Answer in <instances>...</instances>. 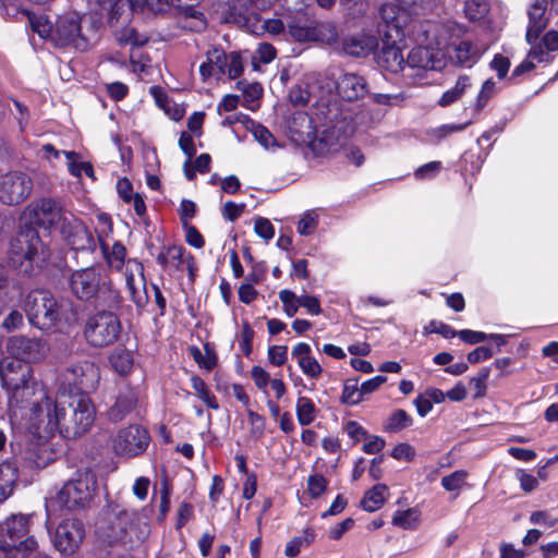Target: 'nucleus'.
<instances>
[{
	"mask_svg": "<svg viewBox=\"0 0 558 558\" xmlns=\"http://www.w3.org/2000/svg\"><path fill=\"white\" fill-rule=\"evenodd\" d=\"M12 428L27 437L49 441L59 434L62 397L51 396L33 376L31 366L5 360L0 366Z\"/></svg>",
	"mask_w": 558,
	"mask_h": 558,
	"instance_id": "f257e3e1",
	"label": "nucleus"
},
{
	"mask_svg": "<svg viewBox=\"0 0 558 558\" xmlns=\"http://www.w3.org/2000/svg\"><path fill=\"white\" fill-rule=\"evenodd\" d=\"M97 240L107 266L121 270L125 265L124 277L130 296L138 308H143L148 301L143 264L134 258L125 260L126 248L121 242L110 244L112 222L107 214L97 215Z\"/></svg>",
	"mask_w": 558,
	"mask_h": 558,
	"instance_id": "f03ea898",
	"label": "nucleus"
},
{
	"mask_svg": "<svg viewBox=\"0 0 558 558\" xmlns=\"http://www.w3.org/2000/svg\"><path fill=\"white\" fill-rule=\"evenodd\" d=\"M97 488V478L93 471H76L47 504V508L58 506L66 510H81L89 507Z\"/></svg>",
	"mask_w": 558,
	"mask_h": 558,
	"instance_id": "7ed1b4c3",
	"label": "nucleus"
},
{
	"mask_svg": "<svg viewBox=\"0 0 558 558\" xmlns=\"http://www.w3.org/2000/svg\"><path fill=\"white\" fill-rule=\"evenodd\" d=\"M29 517L12 514L0 522V551L5 558H26L38 547L29 532Z\"/></svg>",
	"mask_w": 558,
	"mask_h": 558,
	"instance_id": "20e7f679",
	"label": "nucleus"
},
{
	"mask_svg": "<svg viewBox=\"0 0 558 558\" xmlns=\"http://www.w3.org/2000/svg\"><path fill=\"white\" fill-rule=\"evenodd\" d=\"M150 533L149 518L145 509L141 511L118 508L110 523L107 538L109 543L134 546L147 539Z\"/></svg>",
	"mask_w": 558,
	"mask_h": 558,
	"instance_id": "39448f33",
	"label": "nucleus"
},
{
	"mask_svg": "<svg viewBox=\"0 0 558 558\" xmlns=\"http://www.w3.org/2000/svg\"><path fill=\"white\" fill-rule=\"evenodd\" d=\"M380 15L388 31L385 34L386 39L383 40V47L377 56V63L385 70L398 73L404 69L407 60L403 57L402 47L399 44L403 33L399 17L396 16V5L389 3L384 4L380 8Z\"/></svg>",
	"mask_w": 558,
	"mask_h": 558,
	"instance_id": "423d86ee",
	"label": "nucleus"
},
{
	"mask_svg": "<svg viewBox=\"0 0 558 558\" xmlns=\"http://www.w3.org/2000/svg\"><path fill=\"white\" fill-rule=\"evenodd\" d=\"M122 333V323L111 311H98L89 315L83 328L86 342L93 348H106L114 344Z\"/></svg>",
	"mask_w": 558,
	"mask_h": 558,
	"instance_id": "0eeeda50",
	"label": "nucleus"
},
{
	"mask_svg": "<svg viewBox=\"0 0 558 558\" xmlns=\"http://www.w3.org/2000/svg\"><path fill=\"white\" fill-rule=\"evenodd\" d=\"M24 311L32 325L50 329L61 319L63 305L47 290L31 291L24 303Z\"/></svg>",
	"mask_w": 558,
	"mask_h": 558,
	"instance_id": "6e6552de",
	"label": "nucleus"
},
{
	"mask_svg": "<svg viewBox=\"0 0 558 558\" xmlns=\"http://www.w3.org/2000/svg\"><path fill=\"white\" fill-rule=\"evenodd\" d=\"M11 259L14 264H23V259L29 263L24 271L32 268L35 263L43 266L50 258V250L43 243L38 233L34 229H27L19 233L11 241Z\"/></svg>",
	"mask_w": 558,
	"mask_h": 558,
	"instance_id": "1a4fd4ad",
	"label": "nucleus"
},
{
	"mask_svg": "<svg viewBox=\"0 0 558 558\" xmlns=\"http://www.w3.org/2000/svg\"><path fill=\"white\" fill-rule=\"evenodd\" d=\"M243 72V60L239 52L226 53L221 48L214 47L206 52V61L199 65L203 81L210 77L219 78L227 75L233 80Z\"/></svg>",
	"mask_w": 558,
	"mask_h": 558,
	"instance_id": "9d476101",
	"label": "nucleus"
},
{
	"mask_svg": "<svg viewBox=\"0 0 558 558\" xmlns=\"http://www.w3.org/2000/svg\"><path fill=\"white\" fill-rule=\"evenodd\" d=\"M70 288L74 295L83 301H88L105 290H108L113 296L117 291L111 289V282L101 279L100 269L96 267H86L72 272Z\"/></svg>",
	"mask_w": 558,
	"mask_h": 558,
	"instance_id": "9b49d317",
	"label": "nucleus"
},
{
	"mask_svg": "<svg viewBox=\"0 0 558 558\" xmlns=\"http://www.w3.org/2000/svg\"><path fill=\"white\" fill-rule=\"evenodd\" d=\"M149 441L148 432L144 427L133 424L117 433L112 439V448L119 456L136 457L146 450Z\"/></svg>",
	"mask_w": 558,
	"mask_h": 558,
	"instance_id": "f8f14e48",
	"label": "nucleus"
},
{
	"mask_svg": "<svg viewBox=\"0 0 558 558\" xmlns=\"http://www.w3.org/2000/svg\"><path fill=\"white\" fill-rule=\"evenodd\" d=\"M33 182L22 171H10L0 175V202L14 206L23 203L32 193Z\"/></svg>",
	"mask_w": 558,
	"mask_h": 558,
	"instance_id": "ddd939ff",
	"label": "nucleus"
},
{
	"mask_svg": "<svg viewBox=\"0 0 558 558\" xmlns=\"http://www.w3.org/2000/svg\"><path fill=\"white\" fill-rule=\"evenodd\" d=\"M52 38L60 45H73L80 50L87 49L89 38L82 32L81 15L76 12H69L58 17Z\"/></svg>",
	"mask_w": 558,
	"mask_h": 558,
	"instance_id": "4468645a",
	"label": "nucleus"
},
{
	"mask_svg": "<svg viewBox=\"0 0 558 558\" xmlns=\"http://www.w3.org/2000/svg\"><path fill=\"white\" fill-rule=\"evenodd\" d=\"M32 221L45 229L56 228L59 231L65 225V216L73 215L52 198H40L28 206Z\"/></svg>",
	"mask_w": 558,
	"mask_h": 558,
	"instance_id": "2eb2a0df",
	"label": "nucleus"
},
{
	"mask_svg": "<svg viewBox=\"0 0 558 558\" xmlns=\"http://www.w3.org/2000/svg\"><path fill=\"white\" fill-rule=\"evenodd\" d=\"M7 349L12 356L4 357L0 365L5 360H14L31 366L28 363L40 361L48 353V345L44 340L38 338H27L24 336L10 338Z\"/></svg>",
	"mask_w": 558,
	"mask_h": 558,
	"instance_id": "dca6fc26",
	"label": "nucleus"
},
{
	"mask_svg": "<svg viewBox=\"0 0 558 558\" xmlns=\"http://www.w3.org/2000/svg\"><path fill=\"white\" fill-rule=\"evenodd\" d=\"M74 421L65 425V438H76L85 434L95 421V408L86 393L73 396Z\"/></svg>",
	"mask_w": 558,
	"mask_h": 558,
	"instance_id": "f3484780",
	"label": "nucleus"
},
{
	"mask_svg": "<svg viewBox=\"0 0 558 558\" xmlns=\"http://www.w3.org/2000/svg\"><path fill=\"white\" fill-rule=\"evenodd\" d=\"M85 536L83 523L77 519H66L59 523L53 536L57 550L64 555L74 554Z\"/></svg>",
	"mask_w": 558,
	"mask_h": 558,
	"instance_id": "a211bd4d",
	"label": "nucleus"
},
{
	"mask_svg": "<svg viewBox=\"0 0 558 558\" xmlns=\"http://www.w3.org/2000/svg\"><path fill=\"white\" fill-rule=\"evenodd\" d=\"M65 379L82 393L95 390L99 378V368L90 361L71 364L65 371Z\"/></svg>",
	"mask_w": 558,
	"mask_h": 558,
	"instance_id": "6ab92c4d",
	"label": "nucleus"
},
{
	"mask_svg": "<svg viewBox=\"0 0 558 558\" xmlns=\"http://www.w3.org/2000/svg\"><path fill=\"white\" fill-rule=\"evenodd\" d=\"M65 225L60 233L66 243L75 251H95L96 241L90 231L74 215L65 216Z\"/></svg>",
	"mask_w": 558,
	"mask_h": 558,
	"instance_id": "aec40b11",
	"label": "nucleus"
},
{
	"mask_svg": "<svg viewBox=\"0 0 558 558\" xmlns=\"http://www.w3.org/2000/svg\"><path fill=\"white\" fill-rule=\"evenodd\" d=\"M448 60L462 68H472L482 57V49L469 40L453 41L446 48Z\"/></svg>",
	"mask_w": 558,
	"mask_h": 558,
	"instance_id": "412c9836",
	"label": "nucleus"
},
{
	"mask_svg": "<svg viewBox=\"0 0 558 558\" xmlns=\"http://www.w3.org/2000/svg\"><path fill=\"white\" fill-rule=\"evenodd\" d=\"M31 442L25 449L22 460L25 466L31 469H43L54 460V452L49 441H40L29 437Z\"/></svg>",
	"mask_w": 558,
	"mask_h": 558,
	"instance_id": "4be33fe9",
	"label": "nucleus"
},
{
	"mask_svg": "<svg viewBox=\"0 0 558 558\" xmlns=\"http://www.w3.org/2000/svg\"><path fill=\"white\" fill-rule=\"evenodd\" d=\"M377 46V38L366 33L349 35L341 40V51L355 58L369 56L375 51Z\"/></svg>",
	"mask_w": 558,
	"mask_h": 558,
	"instance_id": "5701e85b",
	"label": "nucleus"
},
{
	"mask_svg": "<svg viewBox=\"0 0 558 558\" xmlns=\"http://www.w3.org/2000/svg\"><path fill=\"white\" fill-rule=\"evenodd\" d=\"M144 0H114L106 16L112 27L129 23L135 13H143Z\"/></svg>",
	"mask_w": 558,
	"mask_h": 558,
	"instance_id": "b1692460",
	"label": "nucleus"
},
{
	"mask_svg": "<svg viewBox=\"0 0 558 558\" xmlns=\"http://www.w3.org/2000/svg\"><path fill=\"white\" fill-rule=\"evenodd\" d=\"M157 263L169 272L179 270L183 265L192 272L194 258L191 254H185L182 246L172 245L158 254Z\"/></svg>",
	"mask_w": 558,
	"mask_h": 558,
	"instance_id": "393cba45",
	"label": "nucleus"
},
{
	"mask_svg": "<svg viewBox=\"0 0 558 558\" xmlns=\"http://www.w3.org/2000/svg\"><path fill=\"white\" fill-rule=\"evenodd\" d=\"M337 93L345 100L352 101L367 93V84L363 76L356 73H343L337 80Z\"/></svg>",
	"mask_w": 558,
	"mask_h": 558,
	"instance_id": "a878e982",
	"label": "nucleus"
},
{
	"mask_svg": "<svg viewBox=\"0 0 558 558\" xmlns=\"http://www.w3.org/2000/svg\"><path fill=\"white\" fill-rule=\"evenodd\" d=\"M137 400V392L133 388L126 387L122 389L116 403L108 412L109 418L114 422L122 421L135 409Z\"/></svg>",
	"mask_w": 558,
	"mask_h": 558,
	"instance_id": "bb28decb",
	"label": "nucleus"
},
{
	"mask_svg": "<svg viewBox=\"0 0 558 558\" xmlns=\"http://www.w3.org/2000/svg\"><path fill=\"white\" fill-rule=\"evenodd\" d=\"M551 0H536L529 11L530 23L526 32V40L532 44L546 25L544 14Z\"/></svg>",
	"mask_w": 558,
	"mask_h": 558,
	"instance_id": "cd10ccee",
	"label": "nucleus"
},
{
	"mask_svg": "<svg viewBox=\"0 0 558 558\" xmlns=\"http://www.w3.org/2000/svg\"><path fill=\"white\" fill-rule=\"evenodd\" d=\"M17 482V468L11 462L0 464V501L9 498Z\"/></svg>",
	"mask_w": 558,
	"mask_h": 558,
	"instance_id": "c85d7f7f",
	"label": "nucleus"
},
{
	"mask_svg": "<svg viewBox=\"0 0 558 558\" xmlns=\"http://www.w3.org/2000/svg\"><path fill=\"white\" fill-rule=\"evenodd\" d=\"M109 362L118 374L125 376L134 366L133 351L121 347L116 348L109 356Z\"/></svg>",
	"mask_w": 558,
	"mask_h": 558,
	"instance_id": "c756f323",
	"label": "nucleus"
},
{
	"mask_svg": "<svg viewBox=\"0 0 558 558\" xmlns=\"http://www.w3.org/2000/svg\"><path fill=\"white\" fill-rule=\"evenodd\" d=\"M471 76L466 74L460 75L456 82V85L441 95L438 100V105L441 107H447L454 104L462 98V96L471 88Z\"/></svg>",
	"mask_w": 558,
	"mask_h": 558,
	"instance_id": "7c9ffc66",
	"label": "nucleus"
},
{
	"mask_svg": "<svg viewBox=\"0 0 558 558\" xmlns=\"http://www.w3.org/2000/svg\"><path fill=\"white\" fill-rule=\"evenodd\" d=\"M388 487L377 484L368 489L361 500V507L368 512H374L383 507L387 499Z\"/></svg>",
	"mask_w": 558,
	"mask_h": 558,
	"instance_id": "2f4dec72",
	"label": "nucleus"
},
{
	"mask_svg": "<svg viewBox=\"0 0 558 558\" xmlns=\"http://www.w3.org/2000/svg\"><path fill=\"white\" fill-rule=\"evenodd\" d=\"M549 52L550 51H547L542 44L533 46L529 51L526 59L513 70L512 76H519L524 72L531 71L534 69L536 62H547Z\"/></svg>",
	"mask_w": 558,
	"mask_h": 558,
	"instance_id": "473e14b6",
	"label": "nucleus"
},
{
	"mask_svg": "<svg viewBox=\"0 0 558 558\" xmlns=\"http://www.w3.org/2000/svg\"><path fill=\"white\" fill-rule=\"evenodd\" d=\"M253 0H228L226 21L242 24L247 21Z\"/></svg>",
	"mask_w": 558,
	"mask_h": 558,
	"instance_id": "72a5a7b5",
	"label": "nucleus"
},
{
	"mask_svg": "<svg viewBox=\"0 0 558 558\" xmlns=\"http://www.w3.org/2000/svg\"><path fill=\"white\" fill-rule=\"evenodd\" d=\"M288 34L299 43H312L314 34V23L307 24L302 20H291L287 22Z\"/></svg>",
	"mask_w": 558,
	"mask_h": 558,
	"instance_id": "f704fd0d",
	"label": "nucleus"
},
{
	"mask_svg": "<svg viewBox=\"0 0 558 558\" xmlns=\"http://www.w3.org/2000/svg\"><path fill=\"white\" fill-rule=\"evenodd\" d=\"M236 88L243 93V106L250 110H255L258 107V99L263 94L262 85L258 83L239 81Z\"/></svg>",
	"mask_w": 558,
	"mask_h": 558,
	"instance_id": "c9c22d12",
	"label": "nucleus"
},
{
	"mask_svg": "<svg viewBox=\"0 0 558 558\" xmlns=\"http://www.w3.org/2000/svg\"><path fill=\"white\" fill-rule=\"evenodd\" d=\"M295 412L298 422L302 426L313 423L317 416V409L312 399L300 396L296 400Z\"/></svg>",
	"mask_w": 558,
	"mask_h": 558,
	"instance_id": "e433bc0d",
	"label": "nucleus"
},
{
	"mask_svg": "<svg viewBox=\"0 0 558 558\" xmlns=\"http://www.w3.org/2000/svg\"><path fill=\"white\" fill-rule=\"evenodd\" d=\"M190 353L194 361L198 364L199 367L205 368L207 371H211L218 362L217 354L215 352L214 347L206 342L204 344V353L197 347H191Z\"/></svg>",
	"mask_w": 558,
	"mask_h": 558,
	"instance_id": "4c0bfd02",
	"label": "nucleus"
},
{
	"mask_svg": "<svg viewBox=\"0 0 558 558\" xmlns=\"http://www.w3.org/2000/svg\"><path fill=\"white\" fill-rule=\"evenodd\" d=\"M68 159V170L75 178H82L85 173L87 177L94 179V169L90 162L83 161L75 151H62Z\"/></svg>",
	"mask_w": 558,
	"mask_h": 558,
	"instance_id": "58836bf2",
	"label": "nucleus"
},
{
	"mask_svg": "<svg viewBox=\"0 0 558 558\" xmlns=\"http://www.w3.org/2000/svg\"><path fill=\"white\" fill-rule=\"evenodd\" d=\"M313 37V41L323 43L327 45L335 44L338 38V32L335 23L315 22Z\"/></svg>",
	"mask_w": 558,
	"mask_h": 558,
	"instance_id": "ea45409f",
	"label": "nucleus"
},
{
	"mask_svg": "<svg viewBox=\"0 0 558 558\" xmlns=\"http://www.w3.org/2000/svg\"><path fill=\"white\" fill-rule=\"evenodd\" d=\"M418 523L420 512L414 508L397 510L392 517V524L404 530H414Z\"/></svg>",
	"mask_w": 558,
	"mask_h": 558,
	"instance_id": "a19ab883",
	"label": "nucleus"
},
{
	"mask_svg": "<svg viewBox=\"0 0 558 558\" xmlns=\"http://www.w3.org/2000/svg\"><path fill=\"white\" fill-rule=\"evenodd\" d=\"M413 423L412 417L401 409L393 411L384 424V429L390 433L400 432Z\"/></svg>",
	"mask_w": 558,
	"mask_h": 558,
	"instance_id": "79ce46f5",
	"label": "nucleus"
},
{
	"mask_svg": "<svg viewBox=\"0 0 558 558\" xmlns=\"http://www.w3.org/2000/svg\"><path fill=\"white\" fill-rule=\"evenodd\" d=\"M191 381H192V387L195 390L197 397L209 409L218 410L219 409L218 401H217L216 397L210 392V390L208 389V387L205 384V381L202 378L197 377V376L192 377Z\"/></svg>",
	"mask_w": 558,
	"mask_h": 558,
	"instance_id": "37998d69",
	"label": "nucleus"
},
{
	"mask_svg": "<svg viewBox=\"0 0 558 558\" xmlns=\"http://www.w3.org/2000/svg\"><path fill=\"white\" fill-rule=\"evenodd\" d=\"M428 58H430V48L417 47L409 52L407 64H409L412 68H421L424 70H428Z\"/></svg>",
	"mask_w": 558,
	"mask_h": 558,
	"instance_id": "c03bdc74",
	"label": "nucleus"
},
{
	"mask_svg": "<svg viewBox=\"0 0 558 558\" xmlns=\"http://www.w3.org/2000/svg\"><path fill=\"white\" fill-rule=\"evenodd\" d=\"M363 400L361 388L357 386V380L349 379L344 383L341 401L344 404L354 405Z\"/></svg>",
	"mask_w": 558,
	"mask_h": 558,
	"instance_id": "a18cd8bd",
	"label": "nucleus"
},
{
	"mask_svg": "<svg viewBox=\"0 0 558 558\" xmlns=\"http://www.w3.org/2000/svg\"><path fill=\"white\" fill-rule=\"evenodd\" d=\"M279 300L282 303L283 312L287 316L293 317L300 307V296L293 291L284 289L279 292Z\"/></svg>",
	"mask_w": 558,
	"mask_h": 558,
	"instance_id": "49530a36",
	"label": "nucleus"
},
{
	"mask_svg": "<svg viewBox=\"0 0 558 558\" xmlns=\"http://www.w3.org/2000/svg\"><path fill=\"white\" fill-rule=\"evenodd\" d=\"M318 225V214L316 210L305 211L296 226V230L301 235H310L314 232Z\"/></svg>",
	"mask_w": 558,
	"mask_h": 558,
	"instance_id": "de8ad7c7",
	"label": "nucleus"
},
{
	"mask_svg": "<svg viewBox=\"0 0 558 558\" xmlns=\"http://www.w3.org/2000/svg\"><path fill=\"white\" fill-rule=\"evenodd\" d=\"M464 12L469 20H480L488 12V3L485 0H466Z\"/></svg>",
	"mask_w": 558,
	"mask_h": 558,
	"instance_id": "09e8293b",
	"label": "nucleus"
},
{
	"mask_svg": "<svg viewBox=\"0 0 558 558\" xmlns=\"http://www.w3.org/2000/svg\"><path fill=\"white\" fill-rule=\"evenodd\" d=\"M466 475V472L463 470L454 471L441 478V485L448 492L459 493V490L465 484Z\"/></svg>",
	"mask_w": 558,
	"mask_h": 558,
	"instance_id": "8fccbe9b",
	"label": "nucleus"
},
{
	"mask_svg": "<svg viewBox=\"0 0 558 558\" xmlns=\"http://www.w3.org/2000/svg\"><path fill=\"white\" fill-rule=\"evenodd\" d=\"M252 133L255 140L266 149H270L277 146L276 138L274 135L262 124H255L252 122Z\"/></svg>",
	"mask_w": 558,
	"mask_h": 558,
	"instance_id": "3c124183",
	"label": "nucleus"
},
{
	"mask_svg": "<svg viewBox=\"0 0 558 558\" xmlns=\"http://www.w3.org/2000/svg\"><path fill=\"white\" fill-rule=\"evenodd\" d=\"M298 365L302 373L308 377L316 379L318 378L323 373V367L319 364V362L314 356H308L305 359H302L298 362Z\"/></svg>",
	"mask_w": 558,
	"mask_h": 558,
	"instance_id": "603ef678",
	"label": "nucleus"
},
{
	"mask_svg": "<svg viewBox=\"0 0 558 558\" xmlns=\"http://www.w3.org/2000/svg\"><path fill=\"white\" fill-rule=\"evenodd\" d=\"M32 29L41 38L52 37L53 26L44 15L29 17Z\"/></svg>",
	"mask_w": 558,
	"mask_h": 558,
	"instance_id": "864d4df0",
	"label": "nucleus"
},
{
	"mask_svg": "<svg viewBox=\"0 0 558 558\" xmlns=\"http://www.w3.org/2000/svg\"><path fill=\"white\" fill-rule=\"evenodd\" d=\"M328 481L322 474H313L307 478V492L312 498L320 497L327 489Z\"/></svg>",
	"mask_w": 558,
	"mask_h": 558,
	"instance_id": "5fc2aeb1",
	"label": "nucleus"
},
{
	"mask_svg": "<svg viewBox=\"0 0 558 558\" xmlns=\"http://www.w3.org/2000/svg\"><path fill=\"white\" fill-rule=\"evenodd\" d=\"M114 0H86L88 13L99 21L106 19Z\"/></svg>",
	"mask_w": 558,
	"mask_h": 558,
	"instance_id": "6e6d98bb",
	"label": "nucleus"
},
{
	"mask_svg": "<svg viewBox=\"0 0 558 558\" xmlns=\"http://www.w3.org/2000/svg\"><path fill=\"white\" fill-rule=\"evenodd\" d=\"M496 83L492 78L486 80L477 95L475 108L477 110L483 109L488 100L496 94Z\"/></svg>",
	"mask_w": 558,
	"mask_h": 558,
	"instance_id": "4d7b16f0",
	"label": "nucleus"
},
{
	"mask_svg": "<svg viewBox=\"0 0 558 558\" xmlns=\"http://www.w3.org/2000/svg\"><path fill=\"white\" fill-rule=\"evenodd\" d=\"M118 40L124 45L142 46L146 43L147 38L138 35L134 28L126 27L118 34Z\"/></svg>",
	"mask_w": 558,
	"mask_h": 558,
	"instance_id": "13d9d810",
	"label": "nucleus"
},
{
	"mask_svg": "<svg viewBox=\"0 0 558 558\" xmlns=\"http://www.w3.org/2000/svg\"><path fill=\"white\" fill-rule=\"evenodd\" d=\"M251 378L259 390L265 393L267 392L266 389L271 379L266 369L258 365L253 366L251 369Z\"/></svg>",
	"mask_w": 558,
	"mask_h": 558,
	"instance_id": "bf43d9fd",
	"label": "nucleus"
},
{
	"mask_svg": "<svg viewBox=\"0 0 558 558\" xmlns=\"http://www.w3.org/2000/svg\"><path fill=\"white\" fill-rule=\"evenodd\" d=\"M391 457L396 460L411 462L415 458V449L408 442H400L393 447Z\"/></svg>",
	"mask_w": 558,
	"mask_h": 558,
	"instance_id": "052dcab7",
	"label": "nucleus"
},
{
	"mask_svg": "<svg viewBox=\"0 0 558 558\" xmlns=\"http://www.w3.org/2000/svg\"><path fill=\"white\" fill-rule=\"evenodd\" d=\"M515 478L519 481L521 489L525 493H531L538 487L537 477L522 469L515 471Z\"/></svg>",
	"mask_w": 558,
	"mask_h": 558,
	"instance_id": "680f3d73",
	"label": "nucleus"
},
{
	"mask_svg": "<svg viewBox=\"0 0 558 558\" xmlns=\"http://www.w3.org/2000/svg\"><path fill=\"white\" fill-rule=\"evenodd\" d=\"M276 58V49L270 44H259L256 54L253 57V64L256 66V61L262 63H270Z\"/></svg>",
	"mask_w": 558,
	"mask_h": 558,
	"instance_id": "e2e57ef3",
	"label": "nucleus"
},
{
	"mask_svg": "<svg viewBox=\"0 0 558 558\" xmlns=\"http://www.w3.org/2000/svg\"><path fill=\"white\" fill-rule=\"evenodd\" d=\"M254 230L258 236L269 241L275 235V229L267 218H258L255 220Z\"/></svg>",
	"mask_w": 558,
	"mask_h": 558,
	"instance_id": "0e129e2a",
	"label": "nucleus"
},
{
	"mask_svg": "<svg viewBox=\"0 0 558 558\" xmlns=\"http://www.w3.org/2000/svg\"><path fill=\"white\" fill-rule=\"evenodd\" d=\"M386 445L384 438L375 435L366 436L362 450L367 454L379 453Z\"/></svg>",
	"mask_w": 558,
	"mask_h": 558,
	"instance_id": "69168bd1",
	"label": "nucleus"
},
{
	"mask_svg": "<svg viewBox=\"0 0 558 558\" xmlns=\"http://www.w3.org/2000/svg\"><path fill=\"white\" fill-rule=\"evenodd\" d=\"M288 348L286 345H271L268 349V360L275 366H281L287 362Z\"/></svg>",
	"mask_w": 558,
	"mask_h": 558,
	"instance_id": "338daca9",
	"label": "nucleus"
},
{
	"mask_svg": "<svg viewBox=\"0 0 558 558\" xmlns=\"http://www.w3.org/2000/svg\"><path fill=\"white\" fill-rule=\"evenodd\" d=\"M300 307L306 310L310 315L316 316L322 313L319 299L314 295L302 294L300 295Z\"/></svg>",
	"mask_w": 558,
	"mask_h": 558,
	"instance_id": "774afa93",
	"label": "nucleus"
}]
</instances>
